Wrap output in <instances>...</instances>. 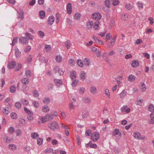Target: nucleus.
Segmentation results:
<instances>
[{"label": "nucleus", "mask_w": 154, "mask_h": 154, "mask_svg": "<svg viewBox=\"0 0 154 154\" xmlns=\"http://www.w3.org/2000/svg\"><path fill=\"white\" fill-rule=\"evenodd\" d=\"M135 77L133 75L131 74L129 75L128 80L129 82H134L135 79Z\"/></svg>", "instance_id": "6ab92c4d"}, {"label": "nucleus", "mask_w": 154, "mask_h": 154, "mask_svg": "<svg viewBox=\"0 0 154 154\" xmlns=\"http://www.w3.org/2000/svg\"><path fill=\"white\" fill-rule=\"evenodd\" d=\"M104 2L105 5L107 8H110V4L109 3V0H105Z\"/></svg>", "instance_id": "603ef678"}, {"label": "nucleus", "mask_w": 154, "mask_h": 154, "mask_svg": "<svg viewBox=\"0 0 154 154\" xmlns=\"http://www.w3.org/2000/svg\"><path fill=\"white\" fill-rule=\"evenodd\" d=\"M21 101L23 104L25 106H27L29 104V102L26 99H22L21 100Z\"/></svg>", "instance_id": "bb28decb"}, {"label": "nucleus", "mask_w": 154, "mask_h": 154, "mask_svg": "<svg viewBox=\"0 0 154 154\" xmlns=\"http://www.w3.org/2000/svg\"><path fill=\"white\" fill-rule=\"evenodd\" d=\"M92 131L91 130L88 129L86 130L85 133L86 136H90L92 135Z\"/></svg>", "instance_id": "a18cd8bd"}, {"label": "nucleus", "mask_w": 154, "mask_h": 154, "mask_svg": "<svg viewBox=\"0 0 154 154\" xmlns=\"http://www.w3.org/2000/svg\"><path fill=\"white\" fill-rule=\"evenodd\" d=\"M62 59V57L60 55L57 56L55 58L57 62H60Z\"/></svg>", "instance_id": "ea45409f"}, {"label": "nucleus", "mask_w": 154, "mask_h": 154, "mask_svg": "<svg viewBox=\"0 0 154 154\" xmlns=\"http://www.w3.org/2000/svg\"><path fill=\"white\" fill-rule=\"evenodd\" d=\"M16 63L14 61H10L8 63L7 65L8 68L10 69H14L15 67Z\"/></svg>", "instance_id": "423d86ee"}, {"label": "nucleus", "mask_w": 154, "mask_h": 154, "mask_svg": "<svg viewBox=\"0 0 154 154\" xmlns=\"http://www.w3.org/2000/svg\"><path fill=\"white\" fill-rule=\"evenodd\" d=\"M45 117L46 119H47V120H48V121L51 120L53 119V115L50 114H48L46 115Z\"/></svg>", "instance_id": "c756f323"}, {"label": "nucleus", "mask_w": 154, "mask_h": 154, "mask_svg": "<svg viewBox=\"0 0 154 154\" xmlns=\"http://www.w3.org/2000/svg\"><path fill=\"white\" fill-rule=\"evenodd\" d=\"M33 114L32 112L27 114V119L29 121H31L33 120Z\"/></svg>", "instance_id": "b1692460"}, {"label": "nucleus", "mask_w": 154, "mask_h": 154, "mask_svg": "<svg viewBox=\"0 0 154 154\" xmlns=\"http://www.w3.org/2000/svg\"><path fill=\"white\" fill-rule=\"evenodd\" d=\"M16 136H18L22 134L21 130L20 129H17L15 131Z\"/></svg>", "instance_id": "864d4df0"}, {"label": "nucleus", "mask_w": 154, "mask_h": 154, "mask_svg": "<svg viewBox=\"0 0 154 154\" xmlns=\"http://www.w3.org/2000/svg\"><path fill=\"white\" fill-rule=\"evenodd\" d=\"M11 117L14 119H16L17 118V115L16 113L12 112L11 114Z\"/></svg>", "instance_id": "58836bf2"}, {"label": "nucleus", "mask_w": 154, "mask_h": 154, "mask_svg": "<svg viewBox=\"0 0 154 154\" xmlns=\"http://www.w3.org/2000/svg\"><path fill=\"white\" fill-rule=\"evenodd\" d=\"M125 8L128 10L130 11L133 8V6H132L130 3L126 4L125 5Z\"/></svg>", "instance_id": "7c9ffc66"}, {"label": "nucleus", "mask_w": 154, "mask_h": 154, "mask_svg": "<svg viewBox=\"0 0 154 154\" xmlns=\"http://www.w3.org/2000/svg\"><path fill=\"white\" fill-rule=\"evenodd\" d=\"M16 88L14 85L11 86L10 88V91L11 93H14L16 91Z\"/></svg>", "instance_id": "de8ad7c7"}, {"label": "nucleus", "mask_w": 154, "mask_h": 154, "mask_svg": "<svg viewBox=\"0 0 154 154\" xmlns=\"http://www.w3.org/2000/svg\"><path fill=\"white\" fill-rule=\"evenodd\" d=\"M146 86L144 83L142 84L141 86V90L143 92H144L146 91Z\"/></svg>", "instance_id": "2f4dec72"}, {"label": "nucleus", "mask_w": 154, "mask_h": 154, "mask_svg": "<svg viewBox=\"0 0 154 154\" xmlns=\"http://www.w3.org/2000/svg\"><path fill=\"white\" fill-rule=\"evenodd\" d=\"M22 89L23 92H25L27 91L29 89L27 86L26 85H24L22 86Z\"/></svg>", "instance_id": "0e129e2a"}, {"label": "nucleus", "mask_w": 154, "mask_h": 154, "mask_svg": "<svg viewBox=\"0 0 154 154\" xmlns=\"http://www.w3.org/2000/svg\"><path fill=\"white\" fill-rule=\"evenodd\" d=\"M39 16L41 19H43L44 18L45 16V11H40L39 12Z\"/></svg>", "instance_id": "393cba45"}, {"label": "nucleus", "mask_w": 154, "mask_h": 154, "mask_svg": "<svg viewBox=\"0 0 154 154\" xmlns=\"http://www.w3.org/2000/svg\"><path fill=\"white\" fill-rule=\"evenodd\" d=\"M42 111L44 112H48L50 111V108L48 106L45 105L42 107Z\"/></svg>", "instance_id": "9d476101"}, {"label": "nucleus", "mask_w": 154, "mask_h": 154, "mask_svg": "<svg viewBox=\"0 0 154 154\" xmlns=\"http://www.w3.org/2000/svg\"><path fill=\"white\" fill-rule=\"evenodd\" d=\"M113 151L116 153H119L120 150L118 147H115L113 148Z\"/></svg>", "instance_id": "774afa93"}, {"label": "nucleus", "mask_w": 154, "mask_h": 154, "mask_svg": "<svg viewBox=\"0 0 154 154\" xmlns=\"http://www.w3.org/2000/svg\"><path fill=\"white\" fill-rule=\"evenodd\" d=\"M127 92L124 90L122 91L120 94V97L121 98L125 96Z\"/></svg>", "instance_id": "13d9d810"}, {"label": "nucleus", "mask_w": 154, "mask_h": 154, "mask_svg": "<svg viewBox=\"0 0 154 154\" xmlns=\"http://www.w3.org/2000/svg\"><path fill=\"white\" fill-rule=\"evenodd\" d=\"M93 22L92 21H89L87 23V28L88 29H90L91 28L93 25Z\"/></svg>", "instance_id": "4be33fe9"}, {"label": "nucleus", "mask_w": 154, "mask_h": 154, "mask_svg": "<svg viewBox=\"0 0 154 154\" xmlns=\"http://www.w3.org/2000/svg\"><path fill=\"white\" fill-rule=\"evenodd\" d=\"M100 137L99 133L95 131L93 133V134L91 136V139L94 142L97 141Z\"/></svg>", "instance_id": "f03ea898"}, {"label": "nucleus", "mask_w": 154, "mask_h": 154, "mask_svg": "<svg viewBox=\"0 0 154 154\" xmlns=\"http://www.w3.org/2000/svg\"><path fill=\"white\" fill-rule=\"evenodd\" d=\"M118 134H119V136H121L122 134L121 132L119 133V129H116L113 132V135L114 136H116L118 135Z\"/></svg>", "instance_id": "f704fd0d"}, {"label": "nucleus", "mask_w": 154, "mask_h": 154, "mask_svg": "<svg viewBox=\"0 0 154 154\" xmlns=\"http://www.w3.org/2000/svg\"><path fill=\"white\" fill-rule=\"evenodd\" d=\"M18 38V37H16L13 39L12 42V46H14L17 43Z\"/></svg>", "instance_id": "052dcab7"}, {"label": "nucleus", "mask_w": 154, "mask_h": 154, "mask_svg": "<svg viewBox=\"0 0 154 154\" xmlns=\"http://www.w3.org/2000/svg\"><path fill=\"white\" fill-rule=\"evenodd\" d=\"M18 12L19 14L18 17L20 18V19L22 20L24 18L23 14H24L23 10L22 9H20V10L18 11Z\"/></svg>", "instance_id": "dca6fc26"}, {"label": "nucleus", "mask_w": 154, "mask_h": 154, "mask_svg": "<svg viewBox=\"0 0 154 154\" xmlns=\"http://www.w3.org/2000/svg\"><path fill=\"white\" fill-rule=\"evenodd\" d=\"M72 80V82L71 84V85L73 87H75L76 86V85L77 83L79 82L78 80L74 79Z\"/></svg>", "instance_id": "37998d69"}, {"label": "nucleus", "mask_w": 154, "mask_h": 154, "mask_svg": "<svg viewBox=\"0 0 154 154\" xmlns=\"http://www.w3.org/2000/svg\"><path fill=\"white\" fill-rule=\"evenodd\" d=\"M84 64L86 66H88L90 64V61L87 58H85L84 60Z\"/></svg>", "instance_id": "5701e85b"}, {"label": "nucleus", "mask_w": 154, "mask_h": 154, "mask_svg": "<svg viewBox=\"0 0 154 154\" xmlns=\"http://www.w3.org/2000/svg\"><path fill=\"white\" fill-rule=\"evenodd\" d=\"M33 96L35 97H38L39 95V93L38 91L35 90L33 92Z\"/></svg>", "instance_id": "e2e57ef3"}, {"label": "nucleus", "mask_w": 154, "mask_h": 154, "mask_svg": "<svg viewBox=\"0 0 154 154\" xmlns=\"http://www.w3.org/2000/svg\"><path fill=\"white\" fill-rule=\"evenodd\" d=\"M81 15L80 14L78 13L75 14L74 16V18L76 20L79 19Z\"/></svg>", "instance_id": "3c124183"}, {"label": "nucleus", "mask_w": 154, "mask_h": 154, "mask_svg": "<svg viewBox=\"0 0 154 154\" xmlns=\"http://www.w3.org/2000/svg\"><path fill=\"white\" fill-rule=\"evenodd\" d=\"M86 73L84 71H82L81 72V73L80 74V77L81 80L82 81H84L85 79V75Z\"/></svg>", "instance_id": "412c9836"}, {"label": "nucleus", "mask_w": 154, "mask_h": 154, "mask_svg": "<svg viewBox=\"0 0 154 154\" xmlns=\"http://www.w3.org/2000/svg\"><path fill=\"white\" fill-rule=\"evenodd\" d=\"M31 137L32 139H36L39 137V135L37 133H32L31 134Z\"/></svg>", "instance_id": "cd10ccee"}, {"label": "nucleus", "mask_w": 154, "mask_h": 154, "mask_svg": "<svg viewBox=\"0 0 154 154\" xmlns=\"http://www.w3.org/2000/svg\"><path fill=\"white\" fill-rule=\"evenodd\" d=\"M66 9L67 14H70L72 11V5L70 3H69L67 4L66 6Z\"/></svg>", "instance_id": "1a4fd4ad"}, {"label": "nucleus", "mask_w": 154, "mask_h": 154, "mask_svg": "<svg viewBox=\"0 0 154 154\" xmlns=\"http://www.w3.org/2000/svg\"><path fill=\"white\" fill-rule=\"evenodd\" d=\"M54 16H50L48 20V24L50 25H51L54 21Z\"/></svg>", "instance_id": "0eeeda50"}, {"label": "nucleus", "mask_w": 154, "mask_h": 154, "mask_svg": "<svg viewBox=\"0 0 154 154\" xmlns=\"http://www.w3.org/2000/svg\"><path fill=\"white\" fill-rule=\"evenodd\" d=\"M91 93L93 94H96L98 93V91L96 88L94 86H91L90 90Z\"/></svg>", "instance_id": "6e6552de"}, {"label": "nucleus", "mask_w": 154, "mask_h": 154, "mask_svg": "<svg viewBox=\"0 0 154 154\" xmlns=\"http://www.w3.org/2000/svg\"><path fill=\"white\" fill-rule=\"evenodd\" d=\"M133 136L134 138L140 140L144 139L145 138V136H142L139 132L134 133Z\"/></svg>", "instance_id": "20e7f679"}, {"label": "nucleus", "mask_w": 154, "mask_h": 154, "mask_svg": "<svg viewBox=\"0 0 154 154\" xmlns=\"http://www.w3.org/2000/svg\"><path fill=\"white\" fill-rule=\"evenodd\" d=\"M43 142V139L41 138H38L37 140V144L39 146L41 145Z\"/></svg>", "instance_id": "8fccbe9b"}, {"label": "nucleus", "mask_w": 154, "mask_h": 154, "mask_svg": "<svg viewBox=\"0 0 154 154\" xmlns=\"http://www.w3.org/2000/svg\"><path fill=\"white\" fill-rule=\"evenodd\" d=\"M31 49V46H27L25 48L24 50V51L26 52L27 53L29 52Z\"/></svg>", "instance_id": "5fc2aeb1"}, {"label": "nucleus", "mask_w": 154, "mask_h": 154, "mask_svg": "<svg viewBox=\"0 0 154 154\" xmlns=\"http://www.w3.org/2000/svg\"><path fill=\"white\" fill-rule=\"evenodd\" d=\"M88 115V111H85L82 114V118H86L87 117Z\"/></svg>", "instance_id": "09e8293b"}, {"label": "nucleus", "mask_w": 154, "mask_h": 154, "mask_svg": "<svg viewBox=\"0 0 154 154\" xmlns=\"http://www.w3.org/2000/svg\"><path fill=\"white\" fill-rule=\"evenodd\" d=\"M77 63L80 67L82 68L83 67L84 64L80 59H78L77 61Z\"/></svg>", "instance_id": "c9c22d12"}, {"label": "nucleus", "mask_w": 154, "mask_h": 154, "mask_svg": "<svg viewBox=\"0 0 154 154\" xmlns=\"http://www.w3.org/2000/svg\"><path fill=\"white\" fill-rule=\"evenodd\" d=\"M54 81L57 86H59L62 84V82L60 79H55Z\"/></svg>", "instance_id": "a878e982"}, {"label": "nucleus", "mask_w": 154, "mask_h": 154, "mask_svg": "<svg viewBox=\"0 0 154 154\" xmlns=\"http://www.w3.org/2000/svg\"><path fill=\"white\" fill-rule=\"evenodd\" d=\"M8 131L10 134H12L15 131L14 128L13 127H10L8 128Z\"/></svg>", "instance_id": "c85d7f7f"}, {"label": "nucleus", "mask_w": 154, "mask_h": 154, "mask_svg": "<svg viewBox=\"0 0 154 154\" xmlns=\"http://www.w3.org/2000/svg\"><path fill=\"white\" fill-rule=\"evenodd\" d=\"M39 60L42 62L43 63H46L48 62V60H46L45 59V58L43 57H40L39 58Z\"/></svg>", "instance_id": "e433bc0d"}, {"label": "nucleus", "mask_w": 154, "mask_h": 154, "mask_svg": "<svg viewBox=\"0 0 154 154\" xmlns=\"http://www.w3.org/2000/svg\"><path fill=\"white\" fill-rule=\"evenodd\" d=\"M76 73L75 71H72L70 72V76L72 80L75 79L76 78Z\"/></svg>", "instance_id": "4468645a"}, {"label": "nucleus", "mask_w": 154, "mask_h": 154, "mask_svg": "<svg viewBox=\"0 0 154 154\" xmlns=\"http://www.w3.org/2000/svg\"><path fill=\"white\" fill-rule=\"evenodd\" d=\"M25 35L26 36L25 37H26L28 38V40L29 39H32V35L31 34H30L29 33H28V32L26 33L25 34Z\"/></svg>", "instance_id": "4c0bfd02"}, {"label": "nucleus", "mask_w": 154, "mask_h": 154, "mask_svg": "<svg viewBox=\"0 0 154 154\" xmlns=\"http://www.w3.org/2000/svg\"><path fill=\"white\" fill-rule=\"evenodd\" d=\"M22 67V65L21 63H18L17 64L16 71H19Z\"/></svg>", "instance_id": "bf43d9fd"}, {"label": "nucleus", "mask_w": 154, "mask_h": 154, "mask_svg": "<svg viewBox=\"0 0 154 154\" xmlns=\"http://www.w3.org/2000/svg\"><path fill=\"white\" fill-rule=\"evenodd\" d=\"M21 82L24 85H26L28 84L29 80L28 78H24L21 80Z\"/></svg>", "instance_id": "a211bd4d"}, {"label": "nucleus", "mask_w": 154, "mask_h": 154, "mask_svg": "<svg viewBox=\"0 0 154 154\" xmlns=\"http://www.w3.org/2000/svg\"><path fill=\"white\" fill-rule=\"evenodd\" d=\"M44 103L46 104H48L50 102L49 98L48 97H45L43 100Z\"/></svg>", "instance_id": "a19ab883"}, {"label": "nucleus", "mask_w": 154, "mask_h": 154, "mask_svg": "<svg viewBox=\"0 0 154 154\" xmlns=\"http://www.w3.org/2000/svg\"><path fill=\"white\" fill-rule=\"evenodd\" d=\"M15 55L16 57H19L21 56V52L20 51L18 48L15 49Z\"/></svg>", "instance_id": "2eb2a0df"}, {"label": "nucleus", "mask_w": 154, "mask_h": 154, "mask_svg": "<svg viewBox=\"0 0 154 154\" xmlns=\"http://www.w3.org/2000/svg\"><path fill=\"white\" fill-rule=\"evenodd\" d=\"M32 103L35 108H37L38 107L39 103L37 101H34Z\"/></svg>", "instance_id": "c03bdc74"}, {"label": "nucleus", "mask_w": 154, "mask_h": 154, "mask_svg": "<svg viewBox=\"0 0 154 154\" xmlns=\"http://www.w3.org/2000/svg\"><path fill=\"white\" fill-rule=\"evenodd\" d=\"M115 41H116V40H115L114 39H111V42H110L111 44V45L109 44L108 45V46H109V48H111L113 46L115 43Z\"/></svg>", "instance_id": "4d7b16f0"}, {"label": "nucleus", "mask_w": 154, "mask_h": 154, "mask_svg": "<svg viewBox=\"0 0 154 154\" xmlns=\"http://www.w3.org/2000/svg\"><path fill=\"white\" fill-rule=\"evenodd\" d=\"M83 101L85 103H89L91 102L90 98L88 97H85L83 99Z\"/></svg>", "instance_id": "f3484780"}, {"label": "nucleus", "mask_w": 154, "mask_h": 154, "mask_svg": "<svg viewBox=\"0 0 154 154\" xmlns=\"http://www.w3.org/2000/svg\"><path fill=\"white\" fill-rule=\"evenodd\" d=\"M96 14L97 17V20H100L102 17V16L101 14L99 13H96Z\"/></svg>", "instance_id": "680f3d73"}, {"label": "nucleus", "mask_w": 154, "mask_h": 154, "mask_svg": "<svg viewBox=\"0 0 154 154\" xmlns=\"http://www.w3.org/2000/svg\"><path fill=\"white\" fill-rule=\"evenodd\" d=\"M19 42L23 45L27 44L29 41L28 38L26 37H21L19 39Z\"/></svg>", "instance_id": "7ed1b4c3"}, {"label": "nucleus", "mask_w": 154, "mask_h": 154, "mask_svg": "<svg viewBox=\"0 0 154 154\" xmlns=\"http://www.w3.org/2000/svg\"><path fill=\"white\" fill-rule=\"evenodd\" d=\"M121 18L122 20H126L128 18V15H126V14H124L122 15Z\"/></svg>", "instance_id": "79ce46f5"}, {"label": "nucleus", "mask_w": 154, "mask_h": 154, "mask_svg": "<svg viewBox=\"0 0 154 154\" xmlns=\"http://www.w3.org/2000/svg\"><path fill=\"white\" fill-rule=\"evenodd\" d=\"M99 22L98 21H96L94 22V28L95 30H96L98 28L99 25Z\"/></svg>", "instance_id": "49530a36"}, {"label": "nucleus", "mask_w": 154, "mask_h": 154, "mask_svg": "<svg viewBox=\"0 0 154 154\" xmlns=\"http://www.w3.org/2000/svg\"><path fill=\"white\" fill-rule=\"evenodd\" d=\"M139 65V62L137 60H133L132 61L131 66L133 67H136Z\"/></svg>", "instance_id": "9b49d317"}, {"label": "nucleus", "mask_w": 154, "mask_h": 154, "mask_svg": "<svg viewBox=\"0 0 154 154\" xmlns=\"http://www.w3.org/2000/svg\"><path fill=\"white\" fill-rule=\"evenodd\" d=\"M72 102H70L69 104V107L70 110L74 109L75 105L73 104Z\"/></svg>", "instance_id": "69168bd1"}, {"label": "nucleus", "mask_w": 154, "mask_h": 154, "mask_svg": "<svg viewBox=\"0 0 154 154\" xmlns=\"http://www.w3.org/2000/svg\"><path fill=\"white\" fill-rule=\"evenodd\" d=\"M14 106L17 109H20L22 106V104L20 102H18L15 103Z\"/></svg>", "instance_id": "473e14b6"}, {"label": "nucleus", "mask_w": 154, "mask_h": 154, "mask_svg": "<svg viewBox=\"0 0 154 154\" xmlns=\"http://www.w3.org/2000/svg\"><path fill=\"white\" fill-rule=\"evenodd\" d=\"M38 119L39 120V121H38L39 123H44L47 121V119H46L45 116L43 117L41 116H39V117Z\"/></svg>", "instance_id": "f8f14e48"}, {"label": "nucleus", "mask_w": 154, "mask_h": 154, "mask_svg": "<svg viewBox=\"0 0 154 154\" xmlns=\"http://www.w3.org/2000/svg\"><path fill=\"white\" fill-rule=\"evenodd\" d=\"M69 63L70 65L71 66L74 65L75 63V62L74 61L73 59H70L69 60Z\"/></svg>", "instance_id": "6e6d98bb"}, {"label": "nucleus", "mask_w": 154, "mask_h": 154, "mask_svg": "<svg viewBox=\"0 0 154 154\" xmlns=\"http://www.w3.org/2000/svg\"><path fill=\"white\" fill-rule=\"evenodd\" d=\"M48 127L51 129L55 131L57 128H58L59 126L57 122H56L53 121L50 124L48 125Z\"/></svg>", "instance_id": "f257e3e1"}, {"label": "nucleus", "mask_w": 154, "mask_h": 154, "mask_svg": "<svg viewBox=\"0 0 154 154\" xmlns=\"http://www.w3.org/2000/svg\"><path fill=\"white\" fill-rule=\"evenodd\" d=\"M2 112L5 114H8L9 112V109L8 107H4L2 109Z\"/></svg>", "instance_id": "aec40b11"}, {"label": "nucleus", "mask_w": 154, "mask_h": 154, "mask_svg": "<svg viewBox=\"0 0 154 154\" xmlns=\"http://www.w3.org/2000/svg\"><path fill=\"white\" fill-rule=\"evenodd\" d=\"M93 39H94L95 41V42L99 44L100 45H102L103 44V42L101 40L99 39L97 37L95 36H93Z\"/></svg>", "instance_id": "ddd939ff"}, {"label": "nucleus", "mask_w": 154, "mask_h": 154, "mask_svg": "<svg viewBox=\"0 0 154 154\" xmlns=\"http://www.w3.org/2000/svg\"><path fill=\"white\" fill-rule=\"evenodd\" d=\"M8 148L12 150H14L16 149V146L14 144H10L8 146Z\"/></svg>", "instance_id": "72a5a7b5"}, {"label": "nucleus", "mask_w": 154, "mask_h": 154, "mask_svg": "<svg viewBox=\"0 0 154 154\" xmlns=\"http://www.w3.org/2000/svg\"><path fill=\"white\" fill-rule=\"evenodd\" d=\"M154 110V106L153 105H149L148 107V110L152 112Z\"/></svg>", "instance_id": "338daca9"}, {"label": "nucleus", "mask_w": 154, "mask_h": 154, "mask_svg": "<svg viewBox=\"0 0 154 154\" xmlns=\"http://www.w3.org/2000/svg\"><path fill=\"white\" fill-rule=\"evenodd\" d=\"M54 70L55 73H59L60 75H63L64 72V71L63 70L60 69L59 67L58 66H55L54 68Z\"/></svg>", "instance_id": "39448f33"}]
</instances>
